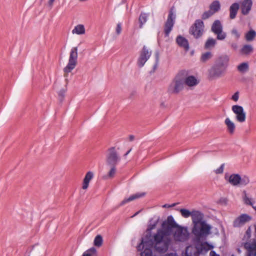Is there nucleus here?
I'll use <instances>...</instances> for the list:
<instances>
[{
	"label": "nucleus",
	"mask_w": 256,
	"mask_h": 256,
	"mask_svg": "<svg viewBox=\"0 0 256 256\" xmlns=\"http://www.w3.org/2000/svg\"><path fill=\"white\" fill-rule=\"evenodd\" d=\"M176 42L180 46L183 48L186 51L189 50L190 46L188 42L184 36L180 35L178 36L176 38Z\"/></svg>",
	"instance_id": "17"
},
{
	"label": "nucleus",
	"mask_w": 256,
	"mask_h": 256,
	"mask_svg": "<svg viewBox=\"0 0 256 256\" xmlns=\"http://www.w3.org/2000/svg\"><path fill=\"white\" fill-rule=\"evenodd\" d=\"M151 54L152 52L149 51L148 48L146 46H144L138 58L137 64L139 68H142L150 58Z\"/></svg>",
	"instance_id": "8"
},
{
	"label": "nucleus",
	"mask_w": 256,
	"mask_h": 256,
	"mask_svg": "<svg viewBox=\"0 0 256 256\" xmlns=\"http://www.w3.org/2000/svg\"><path fill=\"white\" fill-rule=\"evenodd\" d=\"M78 56V47H73L70 50L68 60L77 62Z\"/></svg>",
	"instance_id": "31"
},
{
	"label": "nucleus",
	"mask_w": 256,
	"mask_h": 256,
	"mask_svg": "<svg viewBox=\"0 0 256 256\" xmlns=\"http://www.w3.org/2000/svg\"><path fill=\"white\" fill-rule=\"evenodd\" d=\"M158 53H157V54H156V61L157 62H158Z\"/></svg>",
	"instance_id": "53"
},
{
	"label": "nucleus",
	"mask_w": 256,
	"mask_h": 256,
	"mask_svg": "<svg viewBox=\"0 0 256 256\" xmlns=\"http://www.w3.org/2000/svg\"><path fill=\"white\" fill-rule=\"evenodd\" d=\"M76 64V62L68 60V64L64 68V71L66 73L71 72V71L75 68Z\"/></svg>",
	"instance_id": "32"
},
{
	"label": "nucleus",
	"mask_w": 256,
	"mask_h": 256,
	"mask_svg": "<svg viewBox=\"0 0 256 256\" xmlns=\"http://www.w3.org/2000/svg\"><path fill=\"white\" fill-rule=\"evenodd\" d=\"M120 160V158L118 156L114 147L108 150V154L106 156V162L110 166L116 165Z\"/></svg>",
	"instance_id": "12"
},
{
	"label": "nucleus",
	"mask_w": 256,
	"mask_h": 256,
	"mask_svg": "<svg viewBox=\"0 0 256 256\" xmlns=\"http://www.w3.org/2000/svg\"><path fill=\"white\" fill-rule=\"evenodd\" d=\"M94 174L92 172L89 171L88 172L84 179L83 184H82V188L84 190L86 189L89 184V182L90 180L93 178Z\"/></svg>",
	"instance_id": "21"
},
{
	"label": "nucleus",
	"mask_w": 256,
	"mask_h": 256,
	"mask_svg": "<svg viewBox=\"0 0 256 256\" xmlns=\"http://www.w3.org/2000/svg\"><path fill=\"white\" fill-rule=\"evenodd\" d=\"M212 226L207 224L206 221L193 226L192 232L198 240L207 237L210 234Z\"/></svg>",
	"instance_id": "3"
},
{
	"label": "nucleus",
	"mask_w": 256,
	"mask_h": 256,
	"mask_svg": "<svg viewBox=\"0 0 256 256\" xmlns=\"http://www.w3.org/2000/svg\"><path fill=\"white\" fill-rule=\"evenodd\" d=\"M211 31L216 36V40H224L226 37V33L223 30V26L221 22L215 20L211 26Z\"/></svg>",
	"instance_id": "6"
},
{
	"label": "nucleus",
	"mask_w": 256,
	"mask_h": 256,
	"mask_svg": "<svg viewBox=\"0 0 256 256\" xmlns=\"http://www.w3.org/2000/svg\"><path fill=\"white\" fill-rule=\"evenodd\" d=\"M216 44V40L213 38H208L206 42L204 48L206 50L214 48Z\"/></svg>",
	"instance_id": "28"
},
{
	"label": "nucleus",
	"mask_w": 256,
	"mask_h": 256,
	"mask_svg": "<svg viewBox=\"0 0 256 256\" xmlns=\"http://www.w3.org/2000/svg\"><path fill=\"white\" fill-rule=\"evenodd\" d=\"M184 82L188 86H194L199 83V80L195 76H190L185 78Z\"/></svg>",
	"instance_id": "19"
},
{
	"label": "nucleus",
	"mask_w": 256,
	"mask_h": 256,
	"mask_svg": "<svg viewBox=\"0 0 256 256\" xmlns=\"http://www.w3.org/2000/svg\"><path fill=\"white\" fill-rule=\"evenodd\" d=\"M140 210L137 212L132 217L133 218V217L136 216V215H138L140 213Z\"/></svg>",
	"instance_id": "52"
},
{
	"label": "nucleus",
	"mask_w": 256,
	"mask_h": 256,
	"mask_svg": "<svg viewBox=\"0 0 256 256\" xmlns=\"http://www.w3.org/2000/svg\"><path fill=\"white\" fill-rule=\"evenodd\" d=\"M176 205V204H175V203L172 204H165L162 206V207L164 208H169L173 207V206H175Z\"/></svg>",
	"instance_id": "48"
},
{
	"label": "nucleus",
	"mask_w": 256,
	"mask_h": 256,
	"mask_svg": "<svg viewBox=\"0 0 256 256\" xmlns=\"http://www.w3.org/2000/svg\"><path fill=\"white\" fill-rule=\"evenodd\" d=\"M239 8V4L237 2H234L230 6V19H234L236 17Z\"/></svg>",
	"instance_id": "20"
},
{
	"label": "nucleus",
	"mask_w": 256,
	"mask_h": 256,
	"mask_svg": "<svg viewBox=\"0 0 256 256\" xmlns=\"http://www.w3.org/2000/svg\"><path fill=\"white\" fill-rule=\"evenodd\" d=\"M231 34L234 35L236 39H238L240 36V34L236 28H233L231 30Z\"/></svg>",
	"instance_id": "44"
},
{
	"label": "nucleus",
	"mask_w": 256,
	"mask_h": 256,
	"mask_svg": "<svg viewBox=\"0 0 256 256\" xmlns=\"http://www.w3.org/2000/svg\"><path fill=\"white\" fill-rule=\"evenodd\" d=\"M212 56L211 52H207L202 55L200 60L202 62H206Z\"/></svg>",
	"instance_id": "37"
},
{
	"label": "nucleus",
	"mask_w": 256,
	"mask_h": 256,
	"mask_svg": "<svg viewBox=\"0 0 256 256\" xmlns=\"http://www.w3.org/2000/svg\"><path fill=\"white\" fill-rule=\"evenodd\" d=\"M253 51V48L251 45H244L240 50V53L242 54L248 55L250 54Z\"/></svg>",
	"instance_id": "34"
},
{
	"label": "nucleus",
	"mask_w": 256,
	"mask_h": 256,
	"mask_svg": "<svg viewBox=\"0 0 256 256\" xmlns=\"http://www.w3.org/2000/svg\"><path fill=\"white\" fill-rule=\"evenodd\" d=\"M240 180H239V184L238 186L239 187H244L246 186L250 182V178L246 175H240Z\"/></svg>",
	"instance_id": "25"
},
{
	"label": "nucleus",
	"mask_w": 256,
	"mask_h": 256,
	"mask_svg": "<svg viewBox=\"0 0 256 256\" xmlns=\"http://www.w3.org/2000/svg\"><path fill=\"white\" fill-rule=\"evenodd\" d=\"M237 69L240 73L244 74L246 72L249 70V65L248 62H244L240 64L238 66Z\"/></svg>",
	"instance_id": "29"
},
{
	"label": "nucleus",
	"mask_w": 256,
	"mask_h": 256,
	"mask_svg": "<svg viewBox=\"0 0 256 256\" xmlns=\"http://www.w3.org/2000/svg\"><path fill=\"white\" fill-rule=\"evenodd\" d=\"M54 1V0H50V2L51 4H52Z\"/></svg>",
	"instance_id": "56"
},
{
	"label": "nucleus",
	"mask_w": 256,
	"mask_h": 256,
	"mask_svg": "<svg viewBox=\"0 0 256 256\" xmlns=\"http://www.w3.org/2000/svg\"><path fill=\"white\" fill-rule=\"evenodd\" d=\"M190 246H188L186 248V256H200V254H197V253L194 252L192 253L191 252H190Z\"/></svg>",
	"instance_id": "43"
},
{
	"label": "nucleus",
	"mask_w": 256,
	"mask_h": 256,
	"mask_svg": "<svg viewBox=\"0 0 256 256\" xmlns=\"http://www.w3.org/2000/svg\"><path fill=\"white\" fill-rule=\"evenodd\" d=\"M239 98V92H236L232 96V99L234 102H237Z\"/></svg>",
	"instance_id": "46"
},
{
	"label": "nucleus",
	"mask_w": 256,
	"mask_h": 256,
	"mask_svg": "<svg viewBox=\"0 0 256 256\" xmlns=\"http://www.w3.org/2000/svg\"><path fill=\"white\" fill-rule=\"evenodd\" d=\"M146 194L145 192H137L134 194L130 196L128 198L124 199L120 204V206H122L126 204V203L130 201L134 200L136 199L142 198Z\"/></svg>",
	"instance_id": "18"
},
{
	"label": "nucleus",
	"mask_w": 256,
	"mask_h": 256,
	"mask_svg": "<svg viewBox=\"0 0 256 256\" xmlns=\"http://www.w3.org/2000/svg\"><path fill=\"white\" fill-rule=\"evenodd\" d=\"M102 236L100 235H98L94 238V244L96 246L100 247L102 245Z\"/></svg>",
	"instance_id": "36"
},
{
	"label": "nucleus",
	"mask_w": 256,
	"mask_h": 256,
	"mask_svg": "<svg viewBox=\"0 0 256 256\" xmlns=\"http://www.w3.org/2000/svg\"><path fill=\"white\" fill-rule=\"evenodd\" d=\"M72 32L73 34H83L85 33L84 26L83 24H78L74 28Z\"/></svg>",
	"instance_id": "26"
},
{
	"label": "nucleus",
	"mask_w": 256,
	"mask_h": 256,
	"mask_svg": "<svg viewBox=\"0 0 256 256\" xmlns=\"http://www.w3.org/2000/svg\"><path fill=\"white\" fill-rule=\"evenodd\" d=\"M256 36V32L254 30H250L245 34V38L247 42L252 41Z\"/></svg>",
	"instance_id": "33"
},
{
	"label": "nucleus",
	"mask_w": 256,
	"mask_h": 256,
	"mask_svg": "<svg viewBox=\"0 0 256 256\" xmlns=\"http://www.w3.org/2000/svg\"><path fill=\"white\" fill-rule=\"evenodd\" d=\"M80 1H86V0H80Z\"/></svg>",
	"instance_id": "58"
},
{
	"label": "nucleus",
	"mask_w": 256,
	"mask_h": 256,
	"mask_svg": "<svg viewBox=\"0 0 256 256\" xmlns=\"http://www.w3.org/2000/svg\"><path fill=\"white\" fill-rule=\"evenodd\" d=\"M224 164H222L218 168L214 170V172L216 174H222L224 172Z\"/></svg>",
	"instance_id": "42"
},
{
	"label": "nucleus",
	"mask_w": 256,
	"mask_h": 256,
	"mask_svg": "<svg viewBox=\"0 0 256 256\" xmlns=\"http://www.w3.org/2000/svg\"><path fill=\"white\" fill-rule=\"evenodd\" d=\"M232 256H234V254H232Z\"/></svg>",
	"instance_id": "59"
},
{
	"label": "nucleus",
	"mask_w": 256,
	"mask_h": 256,
	"mask_svg": "<svg viewBox=\"0 0 256 256\" xmlns=\"http://www.w3.org/2000/svg\"><path fill=\"white\" fill-rule=\"evenodd\" d=\"M230 45L231 48L234 50H236L238 48V46L236 42H232Z\"/></svg>",
	"instance_id": "47"
},
{
	"label": "nucleus",
	"mask_w": 256,
	"mask_h": 256,
	"mask_svg": "<svg viewBox=\"0 0 256 256\" xmlns=\"http://www.w3.org/2000/svg\"><path fill=\"white\" fill-rule=\"evenodd\" d=\"M224 123L226 126L227 130L228 132L230 134H233L236 128L234 124L230 120L229 118H226Z\"/></svg>",
	"instance_id": "22"
},
{
	"label": "nucleus",
	"mask_w": 256,
	"mask_h": 256,
	"mask_svg": "<svg viewBox=\"0 0 256 256\" xmlns=\"http://www.w3.org/2000/svg\"><path fill=\"white\" fill-rule=\"evenodd\" d=\"M96 250L95 248L92 247L86 250L82 256H95L96 255Z\"/></svg>",
	"instance_id": "35"
},
{
	"label": "nucleus",
	"mask_w": 256,
	"mask_h": 256,
	"mask_svg": "<svg viewBox=\"0 0 256 256\" xmlns=\"http://www.w3.org/2000/svg\"><path fill=\"white\" fill-rule=\"evenodd\" d=\"M148 17V14L145 12H141L139 18V28H142L146 22Z\"/></svg>",
	"instance_id": "24"
},
{
	"label": "nucleus",
	"mask_w": 256,
	"mask_h": 256,
	"mask_svg": "<svg viewBox=\"0 0 256 256\" xmlns=\"http://www.w3.org/2000/svg\"><path fill=\"white\" fill-rule=\"evenodd\" d=\"M240 174H232L229 175L228 173L225 174L224 179L232 186H238L239 180H240Z\"/></svg>",
	"instance_id": "14"
},
{
	"label": "nucleus",
	"mask_w": 256,
	"mask_h": 256,
	"mask_svg": "<svg viewBox=\"0 0 256 256\" xmlns=\"http://www.w3.org/2000/svg\"><path fill=\"white\" fill-rule=\"evenodd\" d=\"M244 247L248 250L247 256H256V248L249 244H246Z\"/></svg>",
	"instance_id": "30"
},
{
	"label": "nucleus",
	"mask_w": 256,
	"mask_h": 256,
	"mask_svg": "<svg viewBox=\"0 0 256 256\" xmlns=\"http://www.w3.org/2000/svg\"><path fill=\"white\" fill-rule=\"evenodd\" d=\"M252 208L256 210V206H254Z\"/></svg>",
	"instance_id": "55"
},
{
	"label": "nucleus",
	"mask_w": 256,
	"mask_h": 256,
	"mask_svg": "<svg viewBox=\"0 0 256 256\" xmlns=\"http://www.w3.org/2000/svg\"><path fill=\"white\" fill-rule=\"evenodd\" d=\"M116 165L111 166L112 168L110 170V172L108 173V177L110 178H113L114 176V174L116 172Z\"/></svg>",
	"instance_id": "41"
},
{
	"label": "nucleus",
	"mask_w": 256,
	"mask_h": 256,
	"mask_svg": "<svg viewBox=\"0 0 256 256\" xmlns=\"http://www.w3.org/2000/svg\"><path fill=\"white\" fill-rule=\"evenodd\" d=\"M242 200L245 204L250 206L252 208L254 206L255 203L254 199L249 198L245 190L243 192Z\"/></svg>",
	"instance_id": "23"
},
{
	"label": "nucleus",
	"mask_w": 256,
	"mask_h": 256,
	"mask_svg": "<svg viewBox=\"0 0 256 256\" xmlns=\"http://www.w3.org/2000/svg\"><path fill=\"white\" fill-rule=\"evenodd\" d=\"M220 9V4L218 0H214L210 5V10L214 14L219 11Z\"/></svg>",
	"instance_id": "27"
},
{
	"label": "nucleus",
	"mask_w": 256,
	"mask_h": 256,
	"mask_svg": "<svg viewBox=\"0 0 256 256\" xmlns=\"http://www.w3.org/2000/svg\"><path fill=\"white\" fill-rule=\"evenodd\" d=\"M252 220V217L246 214H243L236 218L233 222L234 228H240Z\"/></svg>",
	"instance_id": "13"
},
{
	"label": "nucleus",
	"mask_w": 256,
	"mask_h": 256,
	"mask_svg": "<svg viewBox=\"0 0 256 256\" xmlns=\"http://www.w3.org/2000/svg\"><path fill=\"white\" fill-rule=\"evenodd\" d=\"M214 14V12L212 11L211 10H208L207 11L204 12L202 14V20H206L208 18L212 16Z\"/></svg>",
	"instance_id": "40"
},
{
	"label": "nucleus",
	"mask_w": 256,
	"mask_h": 256,
	"mask_svg": "<svg viewBox=\"0 0 256 256\" xmlns=\"http://www.w3.org/2000/svg\"><path fill=\"white\" fill-rule=\"evenodd\" d=\"M158 219L156 220H151L150 221V224L148 226V230L151 231L152 230L154 229L158 224Z\"/></svg>",
	"instance_id": "39"
},
{
	"label": "nucleus",
	"mask_w": 256,
	"mask_h": 256,
	"mask_svg": "<svg viewBox=\"0 0 256 256\" xmlns=\"http://www.w3.org/2000/svg\"><path fill=\"white\" fill-rule=\"evenodd\" d=\"M229 60V57L227 55L219 56L210 70V73L211 76L214 78H219L222 76L228 66Z\"/></svg>",
	"instance_id": "2"
},
{
	"label": "nucleus",
	"mask_w": 256,
	"mask_h": 256,
	"mask_svg": "<svg viewBox=\"0 0 256 256\" xmlns=\"http://www.w3.org/2000/svg\"><path fill=\"white\" fill-rule=\"evenodd\" d=\"M178 227L180 228L174 234V238L176 241L184 242L188 239L189 233L186 228H184L180 226Z\"/></svg>",
	"instance_id": "11"
},
{
	"label": "nucleus",
	"mask_w": 256,
	"mask_h": 256,
	"mask_svg": "<svg viewBox=\"0 0 256 256\" xmlns=\"http://www.w3.org/2000/svg\"><path fill=\"white\" fill-rule=\"evenodd\" d=\"M184 80L178 74L170 84L168 91L171 94H178L184 88Z\"/></svg>",
	"instance_id": "4"
},
{
	"label": "nucleus",
	"mask_w": 256,
	"mask_h": 256,
	"mask_svg": "<svg viewBox=\"0 0 256 256\" xmlns=\"http://www.w3.org/2000/svg\"><path fill=\"white\" fill-rule=\"evenodd\" d=\"M178 226H179L174 217L172 215L168 216L162 222V228L157 230L152 238L150 235H146L142 238L141 242L137 247L138 250L140 252V256H152L153 248L158 252H166L171 242L170 236L173 228Z\"/></svg>",
	"instance_id": "1"
},
{
	"label": "nucleus",
	"mask_w": 256,
	"mask_h": 256,
	"mask_svg": "<svg viewBox=\"0 0 256 256\" xmlns=\"http://www.w3.org/2000/svg\"><path fill=\"white\" fill-rule=\"evenodd\" d=\"M252 0H244L241 5L242 13L244 15L248 14L252 8Z\"/></svg>",
	"instance_id": "16"
},
{
	"label": "nucleus",
	"mask_w": 256,
	"mask_h": 256,
	"mask_svg": "<svg viewBox=\"0 0 256 256\" xmlns=\"http://www.w3.org/2000/svg\"><path fill=\"white\" fill-rule=\"evenodd\" d=\"M210 256H220L219 254H217L214 250H212L210 253Z\"/></svg>",
	"instance_id": "49"
},
{
	"label": "nucleus",
	"mask_w": 256,
	"mask_h": 256,
	"mask_svg": "<svg viewBox=\"0 0 256 256\" xmlns=\"http://www.w3.org/2000/svg\"><path fill=\"white\" fill-rule=\"evenodd\" d=\"M116 32L117 34H120L122 32V24L121 23H118L116 25Z\"/></svg>",
	"instance_id": "45"
},
{
	"label": "nucleus",
	"mask_w": 256,
	"mask_h": 256,
	"mask_svg": "<svg viewBox=\"0 0 256 256\" xmlns=\"http://www.w3.org/2000/svg\"><path fill=\"white\" fill-rule=\"evenodd\" d=\"M232 110L236 114L235 118L238 122L242 123L246 121V113L242 106L234 105L232 107Z\"/></svg>",
	"instance_id": "10"
},
{
	"label": "nucleus",
	"mask_w": 256,
	"mask_h": 256,
	"mask_svg": "<svg viewBox=\"0 0 256 256\" xmlns=\"http://www.w3.org/2000/svg\"><path fill=\"white\" fill-rule=\"evenodd\" d=\"M156 68V64L154 66V68L155 69Z\"/></svg>",
	"instance_id": "57"
},
{
	"label": "nucleus",
	"mask_w": 256,
	"mask_h": 256,
	"mask_svg": "<svg viewBox=\"0 0 256 256\" xmlns=\"http://www.w3.org/2000/svg\"><path fill=\"white\" fill-rule=\"evenodd\" d=\"M196 251L194 252L198 254L205 255L208 252L214 248L212 244L208 242H200L199 240L196 242L194 246Z\"/></svg>",
	"instance_id": "9"
},
{
	"label": "nucleus",
	"mask_w": 256,
	"mask_h": 256,
	"mask_svg": "<svg viewBox=\"0 0 256 256\" xmlns=\"http://www.w3.org/2000/svg\"><path fill=\"white\" fill-rule=\"evenodd\" d=\"M191 216L193 226L200 223L202 222L206 221L204 220V214L199 210H192Z\"/></svg>",
	"instance_id": "15"
},
{
	"label": "nucleus",
	"mask_w": 256,
	"mask_h": 256,
	"mask_svg": "<svg viewBox=\"0 0 256 256\" xmlns=\"http://www.w3.org/2000/svg\"><path fill=\"white\" fill-rule=\"evenodd\" d=\"M134 138V137L133 135H130L129 136V139L130 141H132Z\"/></svg>",
	"instance_id": "50"
},
{
	"label": "nucleus",
	"mask_w": 256,
	"mask_h": 256,
	"mask_svg": "<svg viewBox=\"0 0 256 256\" xmlns=\"http://www.w3.org/2000/svg\"><path fill=\"white\" fill-rule=\"evenodd\" d=\"M182 216L184 218H188L192 216V211L190 212L188 210L185 208H182L180 210Z\"/></svg>",
	"instance_id": "38"
},
{
	"label": "nucleus",
	"mask_w": 256,
	"mask_h": 256,
	"mask_svg": "<svg viewBox=\"0 0 256 256\" xmlns=\"http://www.w3.org/2000/svg\"><path fill=\"white\" fill-rule=\"evenodd\" d=\"M59 95L60 96H63L64 94H63V92H60V93H59Z\"/></svg>",
	"instance_id": "54"
},
{
	"label": "nucleus",
	"mask_w": 256,
	"mask_h": 256,
	"mask_svg": "<svg viewBox=\"0 0 256 256\" xmlns=\"http://www.w3.org/2000/svg\"><path fill=\"white\" fill-rule=\"evenodd\" d=\"M204 25L202 20L198 19L194 22V24L190 26L189 32L196 38L201 37L204 32Z\"/></svg>",
	"instance_id": "5"
},
{
	"label": "nucleus",
	"mask_w": 256,
	"mask_h": 256,
	"mask_svg": "<svg viewBox=\"0 0 256 256\" xmlns=\"http://www.w3.org/2000/svg\"><path fill=\"white\" fill-rule=\"evenodd\" d=\"M131 151V149H130V150H128L124 155V156H126L127 155H128V154Z\"/></svg>",
	"instance_id": "51"
},
{
	"label": "nucleus",
	"mask_w": 256,
	"mask_h": 256,
	"mask_svg": "<svg viewBox=\"0 0 256 256\" xmlns=\"http://www.w3.org/2000/svg\"><path fill=\"white\" fill-rule=\"evenodd\" d=\"M176 19V14L172 8H171L169 12L167 20L165 22L164 26V32L165 36H168L170 34L175 24Z\"/></svg>",
	"instance_id": "7"
}]
</instances>
